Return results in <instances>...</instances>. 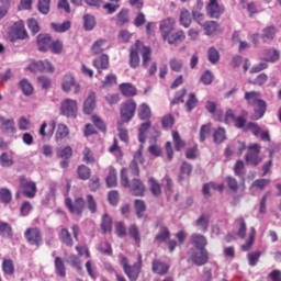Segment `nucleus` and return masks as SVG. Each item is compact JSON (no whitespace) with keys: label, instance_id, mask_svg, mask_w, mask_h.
I'll use <instances>...</instances> for the list:
<instances>
[{"label":"nucleus","instance_id":"1","mask_svg":"<svg viewBox=\"0 0 281 281\" xmlns=\"http://www.w3.org/2000/svg\"><path fill=\"white\" fill-rule=\"evenodd\" d=\"M120 178L121 186L125 188L130 187L131 192L134 196H143L146 192V186L142 182L140 179L133 178L132 184L130 183L128 170L126 168L121 169Z\"/></svg>","mask_w":281,"mask_h":281},{"label":"nucleus","instance_id":"2","mask_svg":"<svg viewBox=\"0 0 281 281\" xmlns=\"http://www.w3.org/2000/svg\"><path fill=\"white\" fill-rule=\"evenodd\" d=\"M122 270H124L125 276L130 281H137L139 279L142 267H143V257L138 255L137 261L132 266L127 257L121 258Z\"/></svg>","mask_w":281,"mask_h":281},{"label":"nucleus","instance_id":"3","mask_svg":"<svg viewBox=\"0 0 281 281\" xmlns=\"http://www.w3.org/2000/svg\"><path fill=\"white\" fill-rule=\"evenodd\" d=\"M23 237L27 245L35 247V249H38L44 241L43 232H41L38 226L27 227L23 233Z\"/></svg>","mask_w":281,"mask_h":281},{"label":"nucleus","instance_id":"4","mask_svg":"<svg viewBox=\"0 0 281 281\" xmlns=\"http://www.w3.org/2000/svg\"><path fill=\"white\" fill-rule=\"evenodd\" d=\"M59 114L66 119L76 120L79 115V103L70 98L60 101Z\"/></svg>","mask_w":281,"mask_h":281},{"label":"nucleus","instance_id":"5","mask_svg":"<svg viewBox=\"0 0 281 281\" xmlns=\"http://www.w3.org/2000/svg\"><path fill=\"white\" fill-rule=\"evenodd\" d=\"M137 111V103L135 100L130 99L121 103L120 106V122L128 124L135 117Z\"/></svg>","mask_w":281,"mask_h":281},{"label":"nucleus","instance_id":"6","mask_svg":"<svg viewBox=\"0 0 281 281\" xmlns=\"http://www.w3.org/2000/svg\"><path fill=\"white\" fill-rule=\"evenodd\" d=\"M262 147L258 143H254L247 147L246 156L244 160H246L247 166L258 167L262 164L263 158L260 156V151Z\"/></svg>","mask_w":281,"mask_h":281},{"label":"nucleus","instance_id":"7","mask_svg":"<svg viewBox=\"0 0 281 281\" xmlns=\"http://www.w3.org/2000/svg\"><path fill=\"white\" fill-rule=\"evenodd\" d=\"M20 193L23 194L24 198L30 200L36 198V194H37L36 182L26 180L24 177H22L20 179V191L16 192V198H19Z\"/></svg>","mask_w":281,"mask_h":281},{"label":"nucleus","instance_id":"8","mask_svg":"<svg viewBox=\"0 0 281 281\" xmlns=\"http://www.w3.org/2000/svg\"><path fill=\"white\" fill-rule=\"evenodd\" d=\"M236 128L241 131L243 133H252L255 137H258L262 130L259 127L258 123L248 121L244 116H239V119L236 120Z\"/></svg>","mask_w":281,"mask_h":281},{"label":"nucleus","instance_id":"9","mask_svg":"<svg viewBox=\"0 0 281 281\" xmlns=\"http://www.w3.org/2000/svg\"><path fill=\"white\" fill-rule=\"evenodd\" d=\"M65 205L67 210H69L70 214L81 217L86 210V200L81 196L76 198L75 201H72L71 198H66Z\"/></svg>","mask_w":281,"mask_h":281},{"label":"nucleus","instance_id":"10","mask_svg":"<svg viewBox=\"0 0 281 281\" xmlns=\"http://www.w3.org/2000/svg\"><path fill=\"white\" fill-rule=\"evenodd\" d=\"M144 44L139 40L134 42V45L130 48V66L132 69H137L140 66V57L139 52L143 48L144 53Z\"/></svg>","mask_w":281,"mask_h":281},{"label":"nucleus","instance_id":"11","mask_svg":"<svg viewBox=\"0 0 281 281\" xmlns=\"http://www.w3.org/2000/svg\"><path fill=\"white\" fill-rule=\"evenodd\" d=\"M143 57V67L148 69L149 76H155L157 70L156 61H153L151 50L149 46H144V52L142 54Z\"/></svg>","mask_w":281,"mask_h":281},{"label":"nucleus","instance_id":"12","mask_svg":"<svg viewBox=\"0 0 281 281\" xmlns=\"http://www.w3.org/2000/svg\"><path fill=\"white\" fill-rule=\"evenodd\" d=\"M63 90L66 93H69L72 90V93L77 95L80 93L81 87L74 76L66 75L63 80Z\"/></svg>","mask_w":281,"mask_h":281},{"label":"nucleus","instance_id":"13","mask_svg":"<svg viewBox=\"0 0 281 281\" xmlns=\"http://www.w3.org/2000/svg\"><path fill=\"white\" fill-rule=\"evenodd\" d=\"M225 13V7L221 5L217 0H210L209 5H206V14L211 19H216L218 20L222 14Z\"/></svg>","mask_w":281,"mask_h":281},{"label":"nucleus","instance_id":"14","mask_svg":"<svg viewBox=\"0 0 281 281\" xmlns=\"http://www.w3.org/2000/svg\"><path fill=\"white\" fill-rule=\"evenodd\" d=\"M29 70L31 72H55V66L50 61H33L29 65Z\"/></svg>","mask_w":281,"mask_h":281},{"label":"nucleus","instance_id":"15","mask_svg":"<svg viewBox=\"0 0 281 281\" xmlns=\"http://www.w3.org/2000/svg\"><path fill=\"white\" fill-rule=\"evenodd\" d=\"M93 67L99 72V75L102 74V70L110 69V56L106 54H101L100 57L94 58Z\"/></svg>","mask_w":281,"mask_h":281},{"label":"nucleus","instance_id":"16","mask_svg":"<svg viewBox=\"0 0 281 281\" xmlns=\"http://www.w3.org/2000/svg\"><path fill=\"white\" fill-rule=\"evenodd\" d=\"M111 47L110 43L106 42L104 38L97 40L93 45H91V54L93 56H99L105 50H109Z\"/></svg>","mask_w":281,"mask_h":281},{"label":"nucleus","instance_id":"17","mask_svg":"<svg viewBox=\"0 0 281 281\" xmlns=\"http://www.w3.org/2000/svg\"><path fill=\"white\" fill-rule=\"evenodd\" d=\"M164 41H167L169 45H177L180 42L186 41L184 31L170 32L167 35H161Z\"/></svg>","mask_w":281,"mask_h":281},{"label":"nucleus","instance_id":"18","mask_svg":"<svg viewBox=\"0 0 281 281\" xmlns=\"http://www.w3.org/2000/svg\"><path fill=\"white\" fill-rule=\"evenodd\" d=\"M191 245L194 246L195 250H205L209 241L207 238L199 233H193L189 239Z\"/></svg>","mask_w":281,"mask_h":281},{"label":"nucleus","instance_id":"19","mask_svg":"<svg viewBox=\"0 0 281 281\" xmlns=\"http://www.w3.org/2000/svg\"><path fill=\"white\" fill-rule=\"evenodd\" d=\"M151 271L157 276H167L170 271V266L159 259L151 261Z\"/></svg>","mask_w":281,"mask_h":281},{"label":"nucleus","instance_id":"20","mask_svg":"<svg viewBox=\"0 0 281 281\" xmlns=\"http://www.w3.org/2000/svg\"><path fill=\"white\" fill-rule=\"evenodd\" d=\"M139 164H143V157L142 151L138 150L134 154V159L130 164V175L133 177H139L140 170H139Z\"/></svg>","mask_w":281,"mask_h":281},{"label":"nucleus","instance_id":"21","mask_svg":"<svg viewBox=\"0 0 281 281\" xmlns=\"http://www.w3.org/2000/svg\"><path fill=\"white\" fill-rule=\"evenodd\" d=\"M119 90L121 92V95H124L125 98H134L137 95V89L131 82H122L119 86Z\"/></svg>","mask_w":281,"mask_h":281},{"label":"nucleus","instance_id":"22","mask_svg":"<svg viewBox=\"0 0 281 281\" xmlns=\"http://www.w3.org/2000/svg\"><path fill=\"white\" fill-rule=\"evenodd\" d=\"M171 232L167 226H160L157 235L155 236L154 244L161 245L162 243H167L170 240Z\"/></svg>","mask_w":281,"mask_h":281},{"label":"nucleus","instance_id":"23","mask_svg":"<svg viewBox=\"0 0 281 281\" xmlns=\"http://www.w3.org/2000/svg\"><path fill=\"white\" fill-rule=\"evenodd\" d=\"M176 24H177V21L173 18L164 19L160 22L161 36L162 35L167 36L168 34L172 33Z\"/></svg>","mask_w":281,"mask_h":281},{"label":"nucleus","instance_id":"24","mask_svg":"<svg viewBox=\"0 0 281 281\" xmlns=\"http://www.w3.org/2000/svg\"><path fill=\"white\" fill-rule=\"evenodd\" d=\"M254 105H255V108H254L255 113L252 116H250V120H252V121L262 120L266 114V111H267L266 101L265 100L259 101L258 103H255Z\"/></svg>","mask_w":281,"mask_h":281},{"label":"nucleus","instance_id":"25","mask_svg":"<svg viewBox=\"0 0 281 281\" xmlns=\"http://www.w3.org/2000/svg\"><path fill=\"white\" fill-rule=\"evenodd\" d=\"M52 37L47 34H40L36 37V45H38V49L42 53L47 52L49 49V46L52 45Z\"/></svg>","mask_w":281,"mask_h":281},{"label":"nucleus","instance_id":"26","mask_svg":"<svg viewBox=\"0 0 281 281\" xmlns=\"http://www.w3.org/2000/svg\"><path fill=\"white\" fill-rule=\"evenodd\" d=\"M192 261L195 266L201 267L209 263V251L203 249L192 255Z\"/></svg>","mask_w":281,"mask_h":281},{"label":"nucleus","instance_id":"27","mask_svg":"<svg viewBox=\"0 0 281 281\" xmlns=\"http://www.w3.org/2000/svg\"><path fill=\"white\" fill-rule=\"evenodd\" d=\"M95 109V93L90 92L89 97L86 98L83 102V113L86 115H91Z\"/></svg>","mask_w":281,"mask_h":281},{"label":"nucleus","instance_id":"28","mask_svg":"<svg viewBox=\"0 0 281 281\" xmlns=\"http://www.w3.org/2000/svg\"><path fill=\"white\" fill-rule=\"evenodd\" d=\"M54 268H55V273H57L58 277L63 279L67 277V267H65V261L61 257H55Z\"/></svg>","mask_w":281,"mask_h":281},{"label":"nucleus","instance_id":"29","mask_svg":"<svg viewBox=\"0 0 281 281\" xmlns=\"http://www.w3.org/2000/svg\"><path fill=\"white\" fill-rule=\"evenodd\" d=\"M112 217L108 213L103 214L100 224L102 235L110 234L112 232Z\"/></svg>","mask_w":281,"mask_h":281},{"label":"nucleus","instance_id":"30","mask_svg":"<svg viewBox=\"0 0 281 281\" xmlns=\"http://www.w3.org/2000/svg\"><path fill=\"white\" fill-rule=\"evenodd\" d=\"M12 36L14 40L24 41L27 37V31L24 24L15 23L14 29H12Z\"/></svg>","mask_w":281,"mask_h":281},{"label":"nucleus","instance_id":"31","mask_svg":"<svg viewBox=\"0 0 281 281\" xmlns=\"http://www.w3.org/2000/svg\"><path fill=\"white\" fill-rule=\"evenodd\" d=\"M56 121H50V123H48V132L46 133V128H47V124L46 122L42 123L41 125V128L38 131V134L42 136V137H52L54 134H55V131H56Z\"/></svg>","mask_w":281,"mask_h":281},{"label":"nucleus","instance_id":"32","mask_svg":"<svg viewBox=\"0 0 281 281\" xmlns=\"http://www.w3.org/2000/svg\"><path fill=\"white\" fill-rule=\"evenodd\" d=\"M58 238L63 245H66V247H74V238L71 237L70 232L68 228H63L59 232Z\"/></svg>","mask_w":281,"mask_h":281},{"label":"nucleus","instance_id":"33","mask_svg":"<svg viewBox=\"0 0 281 281\" xmlns=\"http://www.w3.org/2000/svg\"><path fill=\"white\" fill-rule=\"evenodd\" d=\"M130 23V11L127 9H121L115 16V25L123 26Z\"/></svg>","mask_w":281,"mask_h":281},{"label":"nucleus","instance_id":"34","mask_svg":"<svg viewBox=\"0 0 281 281\" xmlns=\"http://www.w3.org/2000/svg\"><path fill=\"white\" fill-rule=\"evenodd\" d=\"M153 116V112L147 103H140L138 106V119L142 121H149Z\"/></svg>","mask_w":281,"mask_h":281},{"label":"nucleus","instance_id":"35","mask_svg":"<svg viewBox=\"0 0 281 281\" xmlns=\"http://www.w3.org/2000/svg\"><path fill=\"white\" fill-rule=\"evenodd\" d=\"M210 226V216L206 214H201L198 221H195V227L201 232L206 233Z\"/></svg>","mask_w":281,"mask_h":281},{"label":"nucleus","instance_id":"36","mask_svg":"<svg viewBox=\"0 0 281 281\" xmlns=\"http://www.w3.org/2000/svg\"><path fill=\"white\" fill-rule=\"evenodd\" d=\"M276 33H277L276 26H273V25L267 26L262 31L261 40H263L265 43L274 41Z\"/></svg>","mask_w":281,"mask_h":281},{"label":"nucleus","instance_id":"37","mask_svg":"<svg viewBox=\"0 0 281 281\" xmlns=\"http://www.w3.org/2000/svg\"><path fill=\"white\" fill-rule=\"evenodd\" d=\"M108 188H115L117 186V171L115 167H109V173L106 177Z\"/></svg>","mask_w":281,"mask_h":281},{"label":"nucleus","instance_id":"38","mask_svg":"<svg viewBox=\"0 0 281 281\" xmlns=\"http://www.w3.org/2000/svg\"><path fill=\"white\" fill-rule=\"evenodd\" d=\"M0 130H2L7 134L15 133V122L13 119L3 120L0 122Z\"/></svg>","mask_w":281,"mask_h":281},{"label":"nucleus","instance_id":"39","mask_svg":"<svg viewBox=\"0 0 281 281\" xmlns=\"http://www.w3.org/2000/svg\"><path fill=\"white\" fill-rule=\"evenodd\" d=\"M260 97H261L260 92H257V91H250V92L244 93V100L247 101L248 105H255L259 101H263L262 99H260Z\"/></svg>","mask_w":281,"mask_h":281},{"label":"nucleus","instance_id":"40","mask_svg":"<svg viewBox=\"0 0 281 281\" xmlns=\"http://www.w3.org/2000/svg\"><path fill=\"white\" fill-rule=\"evenodd\" d=\"M226 140V130L224 127H217L213 132V143L221 145Z\"/></svg>","mask_w":281,"mask_h":281},{"label":"nucleus","instance_id":"41","mask_svg":"<svg viewBox=\"0 0 281 281\" xmlns=\"http://www.w3.org/2000/svg\"><path fill=\"white\" fill-rule=\"evenodd\" d=\"M148 184H149V191L151 195H154L155 198H158L161 195V184L157 182L155 178H150L148 180Z\"/></svg>","mask_w":281,"mask_h":281},{"label":"nucleus","instance_id":"42","mask_svg":"<svg viewBox=\"0 0 281 281\" xmlns=\"http://www.w3.org/2000/svg\"><path fill=\"white\" fill-rule=\"evenodd\" d=\"M2 271L4 276H13L15 272L14 263L12 259L4 258L2 261Z\"/></svg>","mask_w":281,"mask_h":281},{"label":"nucleus","instance_id":"43","mask_svg":"<svg viewBox=\"0 0 281 281\" xmlns=\"http://www.w3.org/2000/svg\"><path fill=\"white\" fill-rule=\"evenodd\" d=\"M0 236L3 238L13 237V228L9 223L0 221Z\"/></svg>","mask_w":281,"mask_h":281},{"label":"nucleus","instance_id":"44","mask_svg":"<svg viewBox=\"0 0 281 281\" xmlns=\"http://www.w3.org/2000/svg\"><path fill=\"white\" fill-rule=\"evenodd\" d=\"M77 175L79 180H89L91 178V168L86 165L78 166Z\"/></svg>","mask_w":281,"mask_h":281},{"label":"nucleus","instance_id":"45","mask_svg":"<svg viewBox=\"0 0 281 281\" xmlns=\"http://www.w3.org/2000/svg\"><path fill=\"white\" fill-rule=\"evenodd\" d=\"M69 128L67 125L60 123L58 124L57 132L55 133V139L61 140L68 137L69 135Z\"/></svg>","mask_w":281,"mask_h":281},{"label":"nucleus","instance_id":"46","mask_svg":"<svg viewBox=\"0 0 281 281\" xmlns=\"http://www.w3.org/2000/svg\"><path fill=\"white\" fill-rule=\"evenodd\" d=\"M192 23L191 13L189 10L183 9L180 13V24L186 29H189Z\"/></svg>","mask_w":281,"mask_h":281},{"label":"nucleus","instance_id":"47","mask_svg":"<svg viewBox=\"0 0 281 281\" xmlns=\"http://www.w3.org/2000/svg\"><path fill=\"white\" fill-rule=\"evenodd\" d=\"M134 209L136 210L137 217L143 218L144 217V213L147 210L146 202H144L143 200L134 201Z\"/></svg>","mask_w":281,"mask_h":281},{"label":"nucleus","instance_id":"48","mask_svg":"<svg viewBox=\"0 0 281 281\" xmlns=\"http://www.w3.org/2000/svg\"><path fill=\"white\" fill-rule=\"evenodd\" d=\"M0 202L5 205L12 202V192L8 188L0 189Z\"/></svg>","mask_w":281,"mask_h":281},{"label":"nucleus","instance_id":"49","mask_svg":"<svg viewBox=\"0 0 281 281\" xmlns=\"http://www.w3.org/2000/svg\"><path fill=\"white\" fill-rule=\"evenodd\" d=\"M86 205H88V210L91 214H95L98 212V202L92 194H88L86 196Z\"/></svg>","mask_w":281,"mask_h":281},{"label":"nucleus","instance_id":"50","mask_svg":"<svg viewBox=\"0 0 281 281\" xmlns=\"http://www.w3.org/2000/svg\"><path fill=\"white\" fill-rule=\"evenodd\" d=\"M211 135V123L201 125L200 133H199V139L200 143H204L205 139Z\"/></svg>","mask_w":281,"mask_h":281},{"label":"nucleus","instance_id":"51","mask_svg":"<svg viewBox=\"0 0 281 281\" xmlns=\"http://www.w3.org/2000/svg\"><path fill=\"white\" fill-rule=\"evenodd\" d=\"M201 26L204 27L206 35H212L216 32L217 27H220V24L215 21L204 22V24H201Z\"/></svg>","mask_w":281,"mask_h":281},{"label":"nucleus","instance_id":"52","mask_svg":"<svg viewBox=\"0 0 281 281\" xmlns=\"http://www.w3.org/2000/svg\"><path fill=\"white\" fill-rule=\"evenodd\" d=\"M82 155H83L82 160L86 165H93L95 162L93 151L91 150V148L85 147Z\"/></svg>","mask_w":281,"mask_h":281},{"label":"nucleus","instance_id":"53","mask_svg":"<svg viewBox=\"0 0 281 281\" xmlns=\"http://www.w3.org/2000/svg\"><path fill=\"white\" fill-rule=\"evenodd\" d=\"M198 105V99L195 93H189L188 100L186 101V110L188 113L193 111Z\"/></svg>","mask_w":281,"mask_h":281},{"label":"nucleus","instance_id":"54","mask_svg":"<svg viewBox=\"0 0 281 281\" xmlns=\"http://www.w3.org/2000/svg\"><path fill=\"white\" fill-rule=\"evenodd\" d=\"M175 125V116L172 114L164 115L161 119V126L164 130H171Z\"/></svg>","mask_w":281,"mask_h":281},{"label":"nucleus","instance_id":"55","mask_svg":"<svg viewBox=\"0 0 281 281\" xmlns=\"http://www.w3.org/2000/svg\"><path fill=\"white\" fill-rule=\"evenodd\" d=\"M130 236L133 238V240L137 245H140V241H142L140 232H139V227L136 226V224H133L130 226Z\"/></svg>","mask_w":281,"mask_h":281},{"label":"nucleus","instance_id":"56","mask_svg":"<svg viewBox=\"0 0 281 281\" xmlns=\"http://www.w3.org/2000/svg\"><path fill=\"white\" fill-rule=\"evenodd\" d=\"M95 25V19L91 14H85L83 15V29L86 31H91L94 29Z\"/></svg>","mask_w":281,"mask_h":281},{"label":"nucleus","instance_id":"57","mask_svg":"<svg viewBox=\"0 0 281 281\" xmlns=\"http://www.w3.org/2000/svg\"><path fill=\"white\" fill-rule=\"evenodd\" d=\"M71 26V22L70 21H66L63 24L59 23H52V27L55 32L57 33H65L68 30H70Z\"/></svg>","mask_w":281,"mask_h":281},{"label":"nucleus","instance_id":"58","mask_svg":"<svg viewBox=\"0 0 281 281\" xmlns=\"http://www.w3.org/2000/svg\"><path fill=\"white\" fill-rule=\"evenodd\" d=\"M20 88H21L24 95H32L33 94L32 83L30 81H27L26 79H22L20 81Z\"/></svg>","mask_w":281,"mask_h":281},{"label":"nucleus","instance_id":"59","mask_svg":"<svg viewBox=\"0 0 281 281\" xmlns=\"http://www.w3.org/2000/svg\"><path fill=\"white\" fill-rule=\"evenodd\" d=\"M99 251L103 256H113V249L110 241H102L99 246Z\"/></svg>","mask_w":281,"mask_h":281},{"label":"nucleus","instance_id":"60","mask_svg":"<svg viewBox=\"0 0 281 281\" xmlns=\"http://www.w3.org/2000/svg\"><path fill=\"white\" fill-rule=\"evenodd\" d=\"M116 83H117L116 75L109 74V75H106L105 80H103V82H102V88H104V89L105 88H111Z\"/></svg>","mask_w":281,"mask_h":281},{"label":"nucleus","instance_id":"61","mask_svg":"<svg viewBox=\"0 0 281 281\" xmlns=\"http://www.w3.org/2000/svg\"><path fill=\"white\" fill-rule=\"evenodd\" d=\"M172 138L175 144V149L180 151L186 147V142L181 140L179 132H172Z\"/></svg>","mask_w":281,"mask_h":281},{"label":"nucleus","instance_id":"62","mask_svg":"<svg viewBox=\"0 0 281 281\" xmlns=\"http://www.w3.org/2000/svg\"><path fill=\"white\" fill-rule=\"evenodd\" d=\"M114 231L115 235L120 238H124L126 236V226L124 222H115Z\"/></svg>","mask_w":281,"mask_h":281},{"label":"nucleus","instance_id":"63","mask_svg":"<svg viewBox=\"0 0 281 281\" xmlns=\"http://www.w3.org/2000/svg\"><path fill=\"white\" fill-rule=\"evenodd\" d=\"M270 183V179H257L252 182V188L263 191Z\"/></svg>","mask_w":281,"mask_h":281},{"label":"nucleus","instance_id":"64","mask_svg":"<svg viewBox=\"0 0 281 281\" xmlns=\"http://www.w3.org/2000/svg\"><path fill=\"white\" fill-rule=\"evenodd\" d=\"M220 52L215 47H210L209 49V60L212 65H216L220 61Z\"/></svg>","mask_w":281,"mask_h":281}]
</instances>
